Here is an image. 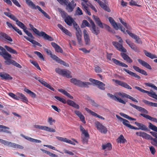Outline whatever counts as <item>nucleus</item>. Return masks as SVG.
Instances as JSON below:
<instances>
[{"label": "nucleus", "instance_id": "nucleus-1", "mask_svg": "<svg viewBox=\"0 0 157 157\" xmlns=\"http://www.w3.org/2000/svg\"><path fill=\"white\" fill-rule=\"evenodd\" d=\"M64 21L69 26H72V25H73L76 31V35L78 43L79 44H81L82 43V32L78 25L75 20H64Z\"/></svg>", "mask_w": 157, "mask_h": 157}, {"label": "nucleus", "instance_id": "nucleus-2", "mask_svg": "<svg viewBox=\"0 0 157 157\" xmlns=\"http://www.w3.org/2000/svg\"><path fill=\"white\" fill-rule=\"evenodd\" d=\"M30 27V30H32L36 35L40 36H42L45 40H48L50 41L53 40L54 39L51 36L47 34L44 32L41 31L40 32L37 29L34 28L33 25L31 24H29Z\"/></svg>", "mask_w": 157, "mask_h": 157}, {"label": "nucleus", "instance_id": "nucleus-3", "mask_svg": "<svg viewBox=\"0 0 157 157\" xmlns=\"http://www.w3.org/2000/svg\"><path fill=\"white\" fill-rule=\"evenodd\" d=\"M0 50L2 51V52H0V55L6 60L5 63L7 65H9L11 64V62L12 60L11 59L12 58L11 55L2 46H0Z\"/></svg>", "mask_w": 157, "mask_h": 157}, {"label": "nucleus", "instance_id": "nucleus-4", "mask_svg": "<svg viewBox=\"0 0 157 157\" xmlns=\"http://www.w3.org/2000/svg\"><path fill=\"white\" fill-rule=\"evenodd\" d=\"M70 82L74 85L81 87H88V85L90 83L87 82H83L75 78H73L70 79Z\"/></svg>", "mask_w": 157, "mask_h": 157}, {"label": "nucleus", "instance_id": "nucleus-5", "mask_svg": "<svg viewBox=\"0 0 157 157\" xmlns=\"http://www.w3.org/2000/svg\"><path fill=\"white\" fill-rule=\"evenodd\" d=\"M61 4H64L66 5V9L69 12H72L76 5L74 0L70 2L68 0H63Z\"/></svg>", "mask_w": 157, "mask_h": 157}, {"label": "nucleus", "instance_id": "nucleus-6", "mask_svg": "<svg viewBox=\"0 0 157 157\" xmlns=\"http://www.w3.org/2000/svg\"><path fill=\"white\" fill-rule=\"evenodd\" d=\"M55 71L59 75L64 77L65 76L68 78H70L72 77V76L71 75V72L67 70L56 68L55 69Z\"/></svg>", "mask_w": 157, "mask_h": 157}, {"label": "nucleus", "instance_id": "nucleus-7", "mask_svg": "<svg viewBox=\"0 0 157 157\" xmlns=\"http://www.w3.org/2000/svg\"><path fill=\"white\" fill-rule=\"evenodd\" d=\"M90 22L91 24L90 30L91 32L96 35H98L100 33L99 28L96 26L92 20H90Z\"/></svg>", "mask_w": 157, "mask_h": 157}, {"label": "nucleus", "instance_id": "nucleus-8", "mask_svg": "<svg viewBox=\"0 0 157 157\" xmlns=\"http://www.w3.org/2000/svg\"><path fill=\"white\" fill-rule=\"evenodd\" d=\"M89 81L93 83L96 85L99 89L103 90L105 89V84L102 82L92 78H90Z\"/></svg>", "mask_w": 157, "mask_h": 157}, {"label": "nucleus", "instance_id": "nucleus-9", "mask_svg": "<svg viewBox=\"0 0 157 157\" xmlns=\"http://www.w3.org/2000/svg\"><path fill=\"white\" fill-rule=\"evenodd\" d=\"M95 124L97 129L101 133L105 134L107 132V129L106 127L103 126L98 121H96Z\"/></svg>", "mask_w": 157, "mask_h": 157}, {"label": "nucleus", "instance_id": "nucleus-10", "mask_svg": "<svg viewBox=\"0 0 157 157\" xmlns=\"http://www.w3.org/2000/svg\"><path fill=\"white\" fill-rule=\"evenodd\" d=\"M109 21L110 24L115 30H118L119 29L124 33H125V29H122V25L120 23L117 24L115 21V20H109Z\"/></svg>", "mask_w": 157, "mask_h": 157}, {"label": "nucleus", "instance_id": "nucleus-11", "mask_svg": "<svg viewBox=\"0 0 157 157\" xmlns=\"http://www.w3.org/2000/svg\"><path fill=\"white\" fill-rule=\"evenodd\" d=\"M112 81H114L116 84L122 87L129 90L132 89V87L125 82L114 79H113Z\"/></svg>", "mask_w": 157, "mask_h": 157}, {"label": "nucleus", "instance_id": "nucleus-12", "mask_svg": "<svg viewBox=\"0 0 157 157\" xmlns=\"http://www.w3.org/2000/svg\"><path fill=\"white\" fill-rule=\"evenodd\" d=\"M113 45L119 51L123 52H127L126 50L123 47L122 44H120L118 43L113 41L112 42Z\"/></svg>", "mask_w": 157, "mask_h": 157}, {"label": "nucleus", "instance_id": "nucleus-13", "mask_svg": "<svg viewBox=\"0 0 157 157\" xmlns=\"http://www.w3.org/2000/svg\"><path fill=\"white\" fill-rule=\"evenodd\" d=\"M134 88L141 92L147 94L149 96L153 98V97H155L156 95L155 93L152 91H148L145 90L137 86H135Z\"/></svg>", "mask_w": 157, "mask_h": 157}, {"label": "nucleus", "instance_id": "nucleus-14", "mask_svg": "<svg viewBox=\"0 0 157 157\" xmlns=\"http://www.w3.org/2000/svg\"><path fill=\"white\" fill-rule=\"evenodd\" d=\"M107 94L109 97L113 100L124 104H126V102H127L128 101L127 100H126L125 101L123 100L120 98L116 96L115 94V95H113L110 93H108Z\"/></svg>", "mask_w": 157, "mask_h": 157}, {"label": "nucleus", "instance_id": "nucleus-15", "mask_svg": "<svg viewBox=\"0 0 157 157\" xmlns=\"http://www.w3.org/2000/svg\"><path fill=\"white\" fill-rule=\"evenodd\" d=\"M95 22L101 28H104L109 32H112V30L109 26L105 24H103L100 20H95Z\"/></svg>", "mask_w": 157, "mask_h": 157}, {"label": "nucleus", "instance_id": "nucleus-16", "mask_svg": "<svg viewBox=\"0 0 157 157\" xmlns=\"http://www.w3.org/2000/svg\"><path fill=\"white\" fill-rule=\"evenodd\" d=\"M129 105L133 108H135L136 109H137L139 111L142 113H144L145 114H147L148 113V111L147 110L141 107L135 105H134L131 103H130Z\"/></svg>", "mask_w": 157, "mask_h": 157}, {"label": "nucleus", "instance_id": "nucleus-17", "mask_svg": "<svg viewBox=\"0 0 157 157\" xmlns=\"http://www.w3.org/2000/svg\"><path fill=\"white\" fill-rule=\"evenodd\" d=\"M58 10L59 12L61 13L62 17L64 20H73L71 17L68 15L62 9L58 8Z\"/></svg>", "mask_w": 157, "mask_h": 157}, {"label": "nucleus", "instance_id": "nucleus-18", "mask_svg": "<svg viewBox=\"0 0 157 157\" xmlns=\"http://www.w3.org/2000/svg\"><path fill=\"white\" fill-rule=\"evenodd\" d=\"M83 33L86 44L89 45L90 44V39L88 33L86 29H84L83 31Z\"/></svg>", "mask_w": 157, "mask_h": 157}, {"label": "nucleus", "instance_id": "nucleus-19", "mask_svg": "<svg viewBox=\"0 0 157 157\" xmlns=\"http://www.w3.org/2000/svg\"><path fill=\"white\" fill-rule=\"evenodd\" d=\"M17 100H19L20 99L22 100V101L26 103H27L28 102L27 98L23 94L20 93H17Z\"/></svg>", "mask_w": 157, "mask_h": 157}, {"label": "nucleus", "instance_id": "nucleus-20", "mask_svg": "<svg viewBox=\"0 0 157 157\" xmlns=\"http://www.w3.org/2000/svg\"><path fill=\"white\" fill-rule=\"evenodd\" d=\"M0 77L2 79L12 80L13 79L12 77L9 74L4 72L0 73Z\"/></svg>", "mask_w": 157, "mask_h": 157}, {"label": "nucleus", "instance_id": "nucleus-21", "mask_svg": "<svg viewBox=\"0 0 157 157\" xmlns=\"http://www.w3.org/2000/svg\"><path fill=\"white\" fill-rule=\"evenodd\" d=\"M51 44L52 46L54 48L55 51L57 52L62 53L63 50L55 42H52L51 43Z\"/></svg>", "mask_w": 157, "mask_h": 157}, {"label": "nucleus", "instance_id": "nucleus-22", "mask_svg": "<svg viewBox=\"0 0 157 157\" xmlns=\"http://www.w3.org/2000/svg\"><path fill=\"white\" fill-rule=\"evenodd\" d=\"M112 60L113 61L114 63L117 65L125 67H128V65L114 58H112Z\"/></svg>", "mask_w": 157, "mask_h": 157}, {"label": "nucleus", "instance_id": "nucleus-23", "mask_svg": "<svg viewBox=\"0 0 157 157\" xmlns=\"http://www.w3.org/2000/svg\"><path fill=\"white\" fill-rule=\"evenodd\" d=\"M21 136L27 140H28L31 142L36 143H40L41 142V141L40 140L34 139L28 136H26L22 134H21Z\"/></svg>", "mask_w": 157, "mask_h": 157}, {"label": "nucleus", "instance_id": "nucleus-24", "mask_svg": "<svg viewBox=\"0 0 157 157\" xmlns=\"http://www.w3.org/2000/svg\"><path fill=\"white\" fill-rule=\"evenodd\" d=\"M135 124L139 127V130L147 131L148 130L147 127L142 123L136 122L135 123Z\"/></svg>", "mask_w": 157, "mask_h": 157}, {"label": "nucleus", "instance_id": "nucleus-25", "mask_svg": "<svg viewBox=\"0 0 157 157\" xmlns=\"http://www.w3.org/2000/svg\"><path fill=\"white\" fill-rule=\"evenodd\" d=\"M138 61L142 66L145 67L148 69L150 70L152 68L150 65L146 62L140 59H138Z\"/></svg>", "mask_w": 157, "mask_h": 157}, {"label": "nucleus", "instance_id": "nucleus-26", "mask_svg": "<svg viewBox=\"0 0 157 157\" xmlns=\"http://www.w3.org/2000/svg\"><path fill=\"white\" fill-rule=\"evenodd\" d=\"M121 55L123 59L126 60L127 62L130 63L132 62V60L126 54L124 53H121Z\"/></svg>", "mask_w": 157, "mask_h": 157}, {"label": "nucleus", "instance_id": "nucleus-27", "mask_svg": "<svg viewBox=\"0 0 157 157\" xmlns=\"http://www.w3.org/2000/svg\"><path fill=\"white\" fill-rule=\"evenodd\" d=\"M66 103H67L69 105L72 106L73 107L76 108L77 109H78L79 108V105L74 102L73 101L71 100L68 99Z\"/></svg>", "mask_w": 157, "mask_h": 157}, {"label": "nucleus", "instance_id": "nucleus-28", "mask_svg": "<svg viewBox=\"0 0 157 157\" xmlns=\"http://www.w3.org/2000/svg\"><path fill=\"white\" fill-rule=\"evenodd\" d=\"M66 103H67L69 105L72 106L73 107L76 108L77 109H78L79 108V105L74 102L73 101L71 100L68 99Z\"/></svg>", "mask_w": 157, "mask_h": 157}, {"label": "nucleus", "instance_id": "nucleus-29", "mask_svg": "<svg viewBox=\"0 0 157 157\" xmlns=\"http://www.w3.org/2000/svg\"><path fill=\"white\" fill-rule=\"evenodd\" d=\"M9 147L15 148H19L20 149H23L24 148V147L22 146L10 142Z\"/></svg>", "mask_w": 157, "mask_h": 157}, {"label": "nucleus", "instance_id": "nucleus-30", "mask_svg": "<svg viewBox=\"0 0 157 157\" xmlns=\"http://www.w3.org/2000/svg\"><path fill=\"white\" fill-rule=\"evenodd\" d=\"M123 70L126 72L127 73L129 74L131 76H133L135 78H137L140 79V77L136 74V73L130 71L129 70L126 69V68H124Z\"/></svg>", "mask_w": 157, "mask_h": 157}, {"label": "nucleus", "instance_id": "nucleus-31", "mask_svg": "<svg viewBox=\"0 0 157 157\" xmlns=\"http://www.w3.org/2000/svg\"><path fill=\"white\" fill-rule=\"evenodd\" d=\"M144 52L145 55L147 57L151 59L157 58V56L155 55L152 54L151 53L148 52L145 50H144Z\"/></svg>", "mask_w": 157, "mask_h": 157}, {"label": "nucleus", "instance_id": "nucleus-32", "mask_svg": "<svg viewBox=\"0 0 157 157\" xmlns=\"http://www.w3.org/2000/svg\"><path fill=\"white\" fill-rule=\"evenodd\" d=\"M140 115L147 119H148L150 120L151 121H154L155 122H156V121L157 119L156 118L152 117L150 116L147 114L141 113L140 114Z\"/></svg>", "mask_w": 157, "mask_h": 157}, {"label": "nucleus", "instance_id": "nucleus-33", "mask_svg": "<svg viewBox=\"0 0 157 157\" xmlns=\"http://www.w3.org/2000/svg\"><path fill=\"white\" fill-rule=\"evenodd\" d=\"M4 47L6 48V49L7 50V51H8L10 53L15 54H17V52L15 50L13 49L10 47H9L7 45H6L4 46Z\"/></svg>", "mask_w": 157, "mask_h": 157}, {"label": "nucleus", "instance_id": "nucleus-34", "mask_svg": "<svg viewBox=\"0 0 157 157\" xmlns=\"http://www.w3.org/2000/svg\"><path fill=\"white\" fill-rule=\"evenodd\" d=\"M0 34L5 39L7 40L10 42H12L13 41V40L11 38V37L9 36L6 33H4L1 32L0 33Z\"/></svg>", "mask_w": 157, "mask_h": 157}, {"label": "nucleus", "instance_id": "nucleus-35", "mask_svg": "<svg viewBox=\"0 0 157 157\" xmlns=\"http://www.w3.org/2000/svg\"><path fill=\"white\" fill-rule=\"evenodd\" d=\"M24 91L28 94H29L31 97L33 98H36V94L28 89L25 88L24 89Z\"/></svg>", "mask_w": 157, "mask_h": 157}, {"label": "nucleus", "instance_id": "nucleus-36", "mask_svg": "<svg viewBox=\"0 0 157 157\" xmlns=\"http://www.w3.org/2000/svg\"><path fill=\"white\" fill-rule=\"evenodd\" d=\"M40 150L41 151H42L43 152L49 155L51 157H59L58 155L52 153L46 150H44L42 149H40Z\"/></svg>", "mask_w": 157, "mask_h": 157}, {"label": "nucleus", "instance_id": "nucleus-37", "mask_svg": "<svg viewBox=\"0 0 157 157\" xmlns=\"http://www.w3.org/2000/svg\"><path fill=\"white\" fill-rule=\"evenodd\" d=\"M40 150L41 151H42L43 152L49 155L51 157H59L58 155L52 153L46 150H44L42 149H40Z\"/></svg>", "mask_w": 157, "mask_h": 157}, {"label": "nucleus", "instance_id": "nucleus-38", "mask_svg": "<svg viewBox=\"0 0 157 157\" xmlns=\"http://www.w3.org/2000/svg\"><path fill=\"white\" fill-rule=\"evenodd\" d=\"M26 3L31 8L34 9H36L35 5L30 0H25Z\"/></svg>", "mask_w": 157, "mask_h": 157}, {"label": "nucleus", "instance_id": "nucleus-39", "mask_svg": "<svg viewBox=\"0 0 157 157\" xmlns=\"http://www.w3.org/2000/svg\"><path fill=\"white\" fill-rule=\"evenodd\" d=\"M140 136L148 140L150 139V138H151V136L145 132H141Z\"/></svg>", "mask_w": 157, "mask_h": 157}, {"label": "nucleus", "instance_id": "nucleus-40", "mask_svg": "<svg viewBox=\"0 0 157 157\" xmlns=\"http://www.w3.org/2000/svg\"><path fill=\"white\" fill-rule=\"evenodd\" d=\"M117 142L120 143H124L126 142V140L124 138L122 135H121L118 138Z\"/></svg>", "mask_w": 157, "mask_h": 157}, {"label": "nucleus", "instance_id": "nucleus-41", "mask_svg": "<svg viewBox=\"0 0 157 157\" xmlns=\"http://www.w3.org/2000/svg\"><path fill=\"white\" fill-rule=\"evenodd\" d=\"M115 94H116V95L117 97L118 96H120L123 98L125 97V98H128V97L129 95H128L126 93H121V92L116 93H115Z\"/></svg>", "mask_w": 157, "mask_h": 157}, {"label": "nucleus", "instance_id": "nucleus-42", "mask_svg": "<svg viewBox=\"0 0 157 157\" xmlns=\"http://www.w3.org/2000/svg\"><path fill=\"white\" fill-rule=\"evenodd\" d=\"M16 24L24 30L26 29V28L22 22L19 21V20H15Z\"/></svg>", "mask_w": 157, "mask_h": 157}, {"label": "nucleus", "instance_id": "nucleus-43", "mask_svg": "<svg viewBox=\"0 0 157 157\" xmlns=\"http://www.w3.org/2000/svg\"><path fill=\"white\" fill-rule=\"evenodd\" d=\"M102 147L103 149L108 148V150H110L112 149V145L110 143H108L105 145H103Z\"/></svg>", "mask_w": 157, "mask_h": 157}, {"label": "nucleus", "instance_id": "nucleus-44", "mask_svg": "<svg viewBox=\"0 0 157 157\" xmlns=\"http://www.w3.org/2000/svg\"><path fill=\"white\" fill-rule=\"evenodd\" d=\"M120 115L122 117L126 118L129 120L136 121V119L132 118L126 114H124L123 113H120Z\"/></svg>", "mask_w": 157, "mask_h": 157}, {"label": "nucleus", "instance_id": "nucleus-45", "mask_svg": "<svg viewBox=\"0 0 157 157\" xmlns=\"http://www.w3.org/2000/svg\"><path fill=\"white\" fill-rule=\"evenodd\" d=\"M85 26H87L90 28L91 27V24L90 25L87 20H83L82 24L81 25L82 28H83Z\"/></svg>", "mask_w": 157, "mask_h": 157}, {"label": "nucleus", "instance_id": "nucleus-46", "mask_svg": "<svg viewBox=\"0 0 157 157\" xmlns=\"http://www.w3.org/2000/svg\"><path fill=\"white\" fill-rule=\"evenodd\" d=\"M4 13L6 16L9 17L10 18L12 19V20H17L15 17L11 14V13L7 12H4Z\"/></svg>", "mask_w": 157, "mask_h": 157}, {"label": "nucleus", "instance_id": "nucleus-47", "mask_svg": "<svg viewBox=\"0 0 157 157\" xmlns=\"http://www.w3.org/2000/svg\"><path fill=\"white\" fill-rule=\"evenodd\" d=\"M150 139L151 140V144L157 147V138H153L151 136Z\"/></svg>", "mask_w": 157, "mask_h": 157}, {"label": "nucleus", "instance_id": "nucleus-48", "mask_svg": "<svg viewBox=\"0 0 157 157\" xmlns=\"http://www.w3.org/2000/svg\"><path fill=\"white\" fill-rule=\"evenodd\" d=\"M149 124V128L151 129L152 130L155 131V132H157V127L155 126V125H153L151 123L149 122L148 123Z\"/></svg>", "mask_w": 157, "mask_h": 157}, {"label": "nucleus", "instance_id": "nucleus-49", "mask_svg": "<svg viewBox=\"0 0 157 157\" xmlns=\"http://www.w3.org/2000/svg\"><path fill=\"white\" fill-rule=\"evenodd\" d=\"M54 98L58 101L63 103L64 104H66V103L67 101L64 98H61L58 96H55Z\"/></svg>", "mask_w": 157, "mask_h": 157}, {"label": "nucleus", "instance_id": "nucleus-50", "mask_svg": "<svg viewBox=\"0 0 157 157\" xmlns=\"http://www.w3.org/2000/svg\"><path fill=\"white\" fill-rule=\"evenodd\" d=\"M122 123L125 126H126L128 128H129L130 126L131 125V124H129V122L127 120L124 119L123 121H122Z\"/></svg>", "mask_w": 157, "mask_h": 157}, {"label": "nucleus", "instance_id": "nucleus-51", "mask_svg": "<svg viewBox=\"0 0 157 157\" xmlns=\"http://www.w3.org/2000/svg\"><path fill=\"white\" fill-rule=\"evenodd\" d=\"M34 53L36 55L41 59L44 60V57L40 52L37 51H34Z\"/></svg>", "mask_w": 157, "mask_h": 157}, {"label": "nucleus", "instance_id": "nucleus-52", "mask_svg": "<svg viewBox=\"0 0 157 157\" xmlns=\"http://www.w3.org/2000/svg\"><path fill=\"white\" fill-rule=\"evenodd\" d=\"M11 64H12L13 65L18 68H21L22 67L21 66L20 64L17 63L13 60H12V61L11 62Z\"/></svg>", "mask_w": 157, "mask_h": 157}, {"label": "nucleus", "instance_id": "nucleus-53", "mask_svg": "<svg viewBox=\"0 0 157 157\" xmlns=\"http://www.w3.org/2000/svg\"><path fill=\"white\" fill-rule=\"evenodd\" d=\"M94 70L97 73H99L102 71V69L97 65L94 66Z\"/></svg>", "mask_w": 157, "mask_h": 157}, {"label": "nucleus", "instance_id": "nucleus-54", "mask_svg": "<svg viewBox=\"0 0 157 157\" xmlns=\"http://www.w3.org/2000/svg\"><path fill=\"white\" fill-rule=\"evenodd\" d=\"M43 85L47 87L48 88L50 89L51 90L53 91H54L55 90L49 84H48L47 82H44L43 84Z\"/></svg>", "mask_w": 157, "mask_h": 157}, {"label": "nucleus", "instance_id": "nucleus-55", "mask_svg": "<svg viewBox=\"0 0 157 157\" xmlns=\"http://www.w3.org/2000/svg\"><path fill=\"white\" fill-rule=\"evenodd\" d=\"M50 57L54 60L56 61V62L58 63L59 61V60L60 58H59L56 55L54 54H52L50 56Z\"/></svg>", "mask_w": 157, "mask_h": 157}, {"label": "nucleus", "instance_id": "nucleus-56", "mask_svg": "<svg viewBox=\"0 0 157 157\" xmlns=\"http://www.w3.org/2000/svg\"><path fill=\"white\" fill-rule=\"evenodd\" d=\"M75 14L77 15H80L82 14V10L79 7H78L75 13Z\"/></svg>", "mask_w": 157, "mask_h": 157}, {"label": "nucleus", "instance_id": "nucleus-57", "mask_svg": "<svg viewBox=\"0 0 157 157\" xmlns=\"http://www.w3.org/2000/svg\"><path fill=\"white\" fill-rule=\"evenodd\" d=\"M129 46L134 51L136 52H137L138 51L137 47L134 44L132 43L131 44L129 45Z\"/></svg>", "mask_w": 157, "mask_h": 157}, {"label": "nucleus", "instance_id": "nucleus-58", "mask_svg": "<svg viewBox=\"0 0 157 157\" xmlns=\"http://www.w3.org/2000/svg\"><path fill=\"white\" fill-rule=\"evenodd\" d=\"M0 142L5 145L9 146L10 142L3 140L2 139H0Z\"/></svg>", "mask_w": 157, "mask_h": 157}, {"label": "nucleus", "instance_id": "nucleus-59", "mask_svg": "<svg viewBox=\"0 0 157 157\" xmlns=\"http://www.w3.org/2000/svg\"><path fill=\"white\" fill-rule=\"evenodd\" d=\"M62 31L64 33L66 34L68 36H72V34L70 33V32L68 30L65 28V29H64Z\"/></svg>", "mask_w": 157, "mask_h": 157}, {"label": "nucleus", "instance_id": "nucleus-60", "mask_svg": "<svg viewBox=\"0 0 157 157\" xmlns=\"http://www.w3.org/2000/svg\"><path fill=\"white\" fill-rule=\"evenodd\" d=\"M126 32L131 37L133 38V39H134L135 38H136L137 35L134 33H130L129 30H126Z\"/></svg>", "mask_w": 157, "mask_h": 157}, {"label": "nucleus", "instance_id": "nucleus-61", "mask_svg": "<svg viewBox=\"0 0 157 157\" xmlns=\"http://www.w3.org/2000/svg\"><path fill=\"white\" fill-rule=\"evenodd\" d=\"M90 101L91 102V104L93 106L97 107L99 106V105L96 102H95L94 100L92 99H90Z\"/></svg>", "mask_w": 157, "mask_h": 157}, {"label": "nucleus", "instance_id": "nucleus-62", "mask_svg": "<svg viewBox=\"0 0 157 157\" xmlns=\"http://www.w3.org/2000/svg\"><path fill=\"white\" fill-rule=\"evenodd\" d=\"M58 63H59L60 64L63 65L64 66H65L66 67L69 66V65L67 63L65 62L62 60L60 59L59 60V61Z\"/></svg>", "mask_w": 157, "mask_h": 157}, {"label": "nucleus", "instance_id": "nucleus-63", "mask_svg": "<svg viewBox=\"0 0 157 157\" xmlns=\"http://www.w3.org/2000/svg\"><path fill=\"white\" fill-rule=\"evenodd\" d=\"M25 29V30H24L25 33L29 37H30L32 39L34 38V37L33 36L32 33L30 32H29L28 30H26Z\"/></svg>", "mask_w": 157, "mask_h": 157}, {"label": "nucleus", "instance_id": "nucleus-64", "mask_svg": "<svg viewBox=\"0 0 157 157\" xmlns=\"http://www.w3.org/2000/svg\"><path fill=\"white\" fill-rule=\"evenodd\" d=\"M48 122L50 124L52 125L53 124V123L55 122V120L53 119L51 117H49L48 118Z\"/></svg>", "mask_w": 157, "mask_h": 157}]
</instances>
